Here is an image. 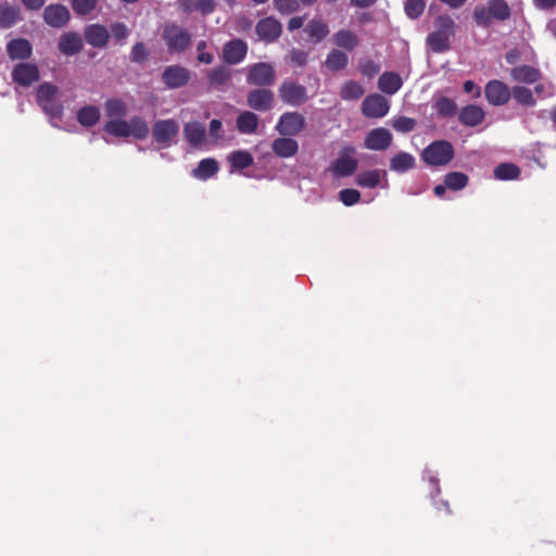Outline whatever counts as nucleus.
Masks as SVG:
<instances>
[{
  "label": "nucleus",
  "mask_w": 556,
  "mask_h": 556,
  "mask_svg": "<svg viewBox=\"0 0 556 556\" xmlns=\"http://www.w3.org/2000/svg\"><path fill=\"white\" fill-rule=\"evenodd\" d=\"M433 25L434 29L426 38L427 47L434 53L448 51L457 28L454 18L447 14H441L434 18Z\"/></svg>",
  "instance_id": "f257e3e1"
},
{
  "label": "nucleus",
  "mask_w": 556,
  "mask_h": 556,
  "mask_svg": "<svg viewBox=\"0 0 556 556\" xmlns=\"http://www.w3.org/2000/svg\"><path fill=\"white\" fill-rule=\"evenodd\" d=\"M36 102L50 119H60L63 116L64 108L59 101V88L48 81L36 88Z\"/></svg>",
  "instance_id": "f03ea898"
},
{
  "label": "nucleus",
  "mask_w": 556,
  "mask_h": 556,
  "mask_svg": "<svg viewBox=\"0 0 556 556\" xmlns=\"http://www.w3.org/2000/svg\"><path fill=\"white\" fill-rule=\"evenodd\" d=\"M421 160L431 167H441L451 163L455 156V149L447 140H435L421 152Z\"/></svg>",
  "instance_id": "7ed1b4c3"
},
{
  "label": "nucleus",
  "mask_w": 556,
  "mask_h": 556,
  "mask_svg": "<svg viewBox=\"0 0 556 556\" xmlns=\"http://www.w3.org/2000/svg\"><path fill=\"white\" fill-rule=\"evenodd\" d=\"M247 84L255 87H270L276 80L275 67L267 62H258L248 66Z\"/></svg>",
  "instance_id": "20e7f679"
},
{
  "label": "nucleus",
  "mask_w": 556,
  "mask_h": 556,
  "mask_svg": "<svg viewBox=\"0 0 556 556\" xmlns=\"http://www.w3.org/2000/svg\"><path fill=\"white\" fill-rule=\"evenodd\" d=\"M163 39L170 53H181L186 51L191 43V35L189 31L176 24L165 26Z\"/></svg>",
  "instance_id": "39448f33"
},
{
  "label": "nucleus",
  "mask_w": 556,
  "mask_h": 556,
  "mask_svg": "<svg viewBox=\"0 0 556 556\" xmlns=\"http://www.w3.org/2000/svg\"><path fill=\"white\" fill-rule=\"evenodd\" d=\"M179 132V124L176 119H160L153 124L152 137L161 148H169Z\"/></svg>",
  "instance_id": "423d86ee"
},
{
  "label": "nucleus",
  "mask_w": 556,
  "mask_h": 556,
  "mask_svg": "<svg viewBox=\"0 0 556 556\" xmlns=\"http://www.w3.org/2000/svg\"><path fill=\"white\" fill-rule=\"evenodd\" d=\"M278 93L283 103L300 106L308 99L305 86L292 80H283L278 88Z\"/></svg>",
  "instance_id": "0eeeda50"
},
{
  "label": "nucleus",
  "mask_w": 556,
  "mask_h": 556,
  "mask_svg": "<svg viewBox=\"0 0 556 556\" xmlns=\"http://www.w3.org/2000/svg\"><path fill=\"white\" fill-rule=\"evenodd\" d=\"M274 103L275 94L267 87H257L247 93V105L256 112H268Z\"/></svg>",
  "instance_id": "6e6552de"
},
{
  "label": "nucleus",
  "mask_w": 556,
  "mask_h": 556,
  "mask_svg": "<svg viewBox=\"0 0 556 556\" xmlns=\"http://www.w3.org/2000/svg\"><path fill=\"white\" fill-rule=\"evenodd\" d=\"M486 101L493 106H502L509 102L511 89L502 80H489L484 87Z\"/></svg>",
  "instance_id": "1a4fd4ad"
},
{
  "label": "nucleus",
  "mask_w": 556,
  "mask_h": 556,
  "mask_svg": "<svg viewBox=\"0 0 556 556\" xmlns=\"http://www.w3.org/2000/svg\"><path fill=\"white\" fill-rule=\"evenodd\" d=\"M306 126L305 117L299 112L283 113L276 125V130L281 136H296Z\"/></svg>",
  "instance_id": "9d476101"
},
{
  "label": "nucleus",
  "mask_w": 556,
  "mask_h": 556,
  "mask_svg": "<svg viewBox=\"0 0 556 556\" xmlns=\"http://www.w3.org/2000/svg\"><path fill=\"white\" fill-rule=\"evenodd\" d=\"M11 77L16 85L30 87L40 79V71L34 63H17L12 70Z\"/></svg>",
  "instance_id": "9b49d317"
},
{
  "label": "nucleus",
  "mask_w": 556,
  "mask_h": 556,
  "mask_svg": "<svg viewBox=\"0 0 556 556\" xmlns=\"http://www.w3.org/2000/svg\"><path fill=\"white\" fill-rule=\"evenodd\" d=\"M255 33L261 40L275 42L282 34V25L277 18L267 16L256 23Z\"/></svg>",
  "instance_id": "f8f14e48"
},
{
  "label": "nucleus",
  "mask_w": 556,
  "mask_h": 556,
  "mask_svg": "<svg viewBox=\"0 0 556 556\" xmlns=\"http://www.w3.org/2000/svg\"><path fill=\"white\" fill-rule=\"evenodd\" d=\"M162 80L168 89H178L188 84L190 72L181 65H169L163 71Z\"/></svg>",
  "instance_id": "ddd939ff"
},
{
  "label": "nucleus",
  "mask_w": 556,
  "mask_h": 556,
  "mask_svg": "<svg viewBox=\"0 0 556 556\" xmlns=\"http://www.w3.org/2000/svg\"><path fill=\"white\" fill-rule=\"evenodd\" d=\"M362 112L366 117L380 118L388 114L389 103L379 93L369 94L362 103Z\"/></svg>",
  "instance_id": "4468645a"
},
{
  "label": "nucleus",
  "mask_w": 556,
  "mask_h": 556,
  "mask_svg": "<svg viewBox=\"0 0 556 556\" xmlns=\"http://www.w3.org/2000/svg\"><path fill=\"white\" fill-rule=\"evenodd\" d=\"M248 53V43L242 39L227 41L223 48V60L229 65L241 63Z\"/></svg>",
  "instance_id": "2eb2a0df"
},
{
  "label": "nucleus",
  "mask_w": 556,
  "mask_h": 556,
  "mask_svg": "<svg viewBox=\"0 0 556 556\" xmlns=\"http://www.w3.org/2000/svg\"><path fill=\"white\" fill-rule=\"evenodd\" d=\"M42 16L43 21L53 28H63L71 18L68 9L60 3L46 7Z\"/></svg>",
  "instance_id": "dca6fc26"
},
{
  "label": "nucleus",
  "mask_w": 556,
  "mask_h": 556,
  "mask_svg": "<svg viewBox=\"0 0 556 556\" xmlns=\"http://www.w3.org/2000/svg\"><path fill=\"white\" fill-rule=\"evenodd\" d=\"M392 139L393 137L389 129L378 127L367 134L364 146L372 151H384L391 146Z\"/></svg>",
  "instance_id": "f3484780"
},
{
  "label": "nucleus",
  "mask_w": 556,
  "mask_h": 556,
  "mask_svg": "<svg viewBox=\"0 0 556 556\" xmlns=\"http://www.w3.org/2000/svg\"><path fill=\"white\" fill-rule=\"evenodd\" d=\"M85 40L93 48L102 49L106 47L110 40L108 28L101 24H91L85 28Z\"/></svg>",
  "instance_id": "a211bd4d"
},
{
  "label": "nucleus",
  "mask_w": 556,
  "mask_h": 556,
  "mask_svg": "<svg viewBox=\"0 0 556 556\" xmlns=\"http://www.w3.org/2000/svg\"><path fill=\"white\" fill-rule=\"evenodd\" d=\"M510 77L516 83L531 85L541 79L542 73L534 66L519 65L510 70Z\"/></svg>",
  "instance_id": "6ab92c4d"
},
{
  "label": "nucleus",
  "mask_w": 556,
  "mask_h": 556,
  "mask_svg": "<svg viewBox=\"0 0 556 556\" xmlns=\"http://www.w3.org/2000/svg\"><path fill=\"white\" fill-rule=\"evenodd\" d=\"M184 136L191 147L199 148L205 141L206 129L200 122H189L184 125Z\"/></svg>",
  "instance_id": "aec40b11"
},
{
  "label": "nucleus",
  "mask_w": 556,
  "mask_h": 556,
  "mask_svg": "<svg viewBox=\"0 0 556 556\" xmlns=\"http://www.w3.org/2000/svg\"><path fill=\"white\" fill-rule=\"evenodd\" d=\"M81 37L75 31L64 33L59 40V50L67 56L79 53L83 49Z\"/></svg>",
  "instance_id": "412c9836"
},
{
  "label": "nucleus",
  "mask_w": 556,
  "mask_h": 556,
  "mask_svg": "<svg viewBox=\"0 0 556 556\" xmlns=\"http://www.w3.org/2000/svg\"><path fill=\"white\" fill-rule=\"evenodd\" d=\"M7 52L11 60H26L31 56L33 47L27 39H12L7 43Z\"/></svg>",
  "instance_id": "4be33fe9"
},
{
  "label": "nucleus",
  "mask_w": 556,
  "mask_h": 556,
  "mask_svg": "<svg viewBox=\"0 0 556 556\" xmlns=\"http://www.w3.org/2000/svg\"><path fill=\"white\" fill-rule=\"evenodd\" d=\"M485 117L483 109L479 105L468 104L464 106L458 115L459 122L469 127H476L480 125Z\"/></svg>",
  "instance_id": "5701e85b"
},
{
  "label": "nucleus",
  "mask_w": 556,
  "mask_h": 556,
  "mask_svg": "<svg viewBox=\"0 0 556 556\" xmlns=\"http://www.w3.org/2000/svg\"><path fill=\"white\" fill-rule=\"evenodd\" d=\"M271 150L277 156L288 159L298 153L299 143L289 136L277 138L271 143Z\"/></svg>",
  "instance_id": "b1692460"
},
{
  "label": "nucleus",
  "mask_w": 556,
  "mask_h": 556,
  "mask_svg": "<svg viewBox=\"0 0 556 556\" xmlns=\"http://www.w3.org/2000/svg\"><path fill=\"white\" fill-rule=\"evenodd\" d=\"M389 167L392 172L403 174L416 167V159L408 152H399L390 159Z\"/></svg>",
  "instance_id": "393cba45"
},
{
  "label": "nucleus",
  "mask_w": 556,
  "mask_h": 556,
  "mask_svg": "<svg viewBox=\"0 0 556 556\" xmlns=\"http://www.w3.org/2000/svg\"><path fill=\"white\" fill-rule=\"evenodd\" d=\"M260 118L252 111L241 112L236 119V126L240 134L251 135L254 134L258 127Z\"/></svg>",
  "instance_id": "a878e982"
},
{
  "label": "nucleus",
  "mask_w": 556,
  "mask_h": 556,
  "mask_svg": "<svg viewBox=\"0 0 556 556\" xmlns=\"http://www.w3.org/2000/svg\"><path fill=\"white\" fill-rule=\"evenodd\" d=\"M304 31L307 34L311 42L318 43L328 36L330 30L327 23L323 20L313 18L306 24Z\"/></svg>",
  "instance_id": "bb28decb"
},
{
  "label": "nucleus",
  "mask_w": 556,
  "mask_h": 556,
  "mask_svg": "<svg viewBox=\"0 0 556 556\" xmlns=\"http://www.w3.org/2000/svg\"><path fill=\"white\" fill-rule=\"evenodd\" d=\"M403 85L401 76L395 72H384L378 80L379 89L387 94L396 93Z\"/></svg>",
  "instance_id": "cd10ccee"
},
{
  "label": "nucleus",
  "mask_w": 556,
  "mask_h": 556,
  "mask_svg": "<svg viewBox=\"0 0 556 556\" xmlns=\"http://www.w3.org/2000/svg\"><path fill=\"white\" fill-rule=\"evenodd\" d=\"M219 169L218 162L215 159H203L192 170V176L200 180H207L217 174Z\"/></svg>",
  "instance_id": "c85d7f7f"
},
{
  "label": "nucleus",
  "mask_w": 556,
  "mask_h": 556,
  "mask_svg": "<svg viewBox=\"0 0 556 556\" xmlns=\"http://www.w3.org/2000/svg\"><path fill=\"white\" fill-rule=\"evenodd\" d=\"M21 20L20 9L8 3L0 4V27L8 29Z\"/></svg>",
  "instance_id": "c756f323"
},
{
  "label": "nucleus",
  "mask_w": 556,
  "mask_h": 556,
  "mask_svg": "<svg viewBox=\"0 0 556 556\" xmlns=\"http://www.w3.org/2000/svg\"><path fill=\"white\" fill-rule=\"evenodd\" d=\"M357 168V161L350 156H341L332 164V172L336 176L348 177L354 174Z\"/></svg>",
  "instance_id": "7c9ffc66"
},
{
  "label": "nucleus",
  "mask_w": 556,
  "mask_h": 556,
  "mask_svg": "<svg viewBox=\"0 0 556 556\" xmlns=\"http://www.w3.org/2000/svg\"><path fill=\"white\" fill-rule=\"evenodd\" d=\"M253 156L249 151L237 150L229 154L228 162L230 163L231 170H242L253 164Z\"/></svg>",
  "instance_id": "2f4dec72"
},
{
  "label": "nucleus",
  "mask_w": 556,
  "mask_h": 556,
  "mask_svg": "<svg viewBox=\"0 0 556 556\" xmlns=\"http://www.w3.org/2000/svg\"><path fill=\"white\" fill-rule=\"evenodd\" d=\"M433 109L440 117H453L457 113L455 101L444 96L434 98Z\"/></svg>",
  "instance_id": "473e14b6"
},
{
  "label": "nucleus",
  "mask_w": 556,
  "mask_h": 556,
  "mask_svg": "<svg viewBox=\"0 0 556 556\" xmlns=\"http://www.w3.org/2000/svg\"><path fill=\"white\" fill-rule=\"evenodd\" d=\"M511 97L514 100L526 108H533L536 104V100L531 89L525 86L515 85L511 88Z\"/></svg>",
  "instance_id": "72a5a7b5"
},
{
  "label": "nucleus",
  "mask_w": 556,
  "mask_h": 556,
  "mask_svg": "<svg viewBox=\"0 0 556 556\" xmlns=\"http://www.w3.org/2000/svg\"><path fill=\"white\" fill-rule=\"evenodd\" d=\"M336 46L352 51L358 46L357 36L349 29H340L333 35Z\"/></svg>",
  "instance_id": "f704fd0d"
},
{
  "label": "nucleus",
  "mask_w": 556,
  "mask_h": 556,
  "mask_svg": "<svg viewBox=\"0 0 556 556\" xmlns=\"http://www.w3.org/2000/svg\"><path fill=\"white\" fill-rule=\"evenodd\" d=\"M77 121L81 126L92 127L100 121V110L94 105H85L78 110Z\"/></svg>",
  "instance_id": "c9c22d12"
},
{
  "label": "nucleus",
  "mask_w": 556,
  "mask_h": 556,
  "mask_svg": "<svg viewBox=\"0 0 556 556\" xmlns=\"http://www.w3.org/2000/svg\"><path fill=\"white\" fill-rule=\"evenodd\" d=\"M349 63V56L345 52L333 49L331 50L325 61V64L328 70L332 72H338L346 67Z\"/></svg>",
  "instance_id": "e433bc0d"
},
{
  "label": "nucleus",
  "mask_w": 556,
  "mask_h": 556,
  "mask_svg": "<svg viewBox=\"0 0 556 556\" xmlns=\"http://www.w3.org/2000/svg\"><path fill=\"white\" fill-rule=\"evenodd\" d=\"M103 129L106 134L118 138H127L130 136L129 122L121 118L108 121Z\"/></svg>",
  "instance_id": "4c0bfd02"
},
{
  "label": "nucleus",
  "mask_w": 556,
  "mask_h": 556,
  "mask_svg": "<svg viewBox=\"0 0 556 556\" xmlns=\"http://www.w3.org/2000/svg\"><path fill=\"white\" fill-rule=\"evenodd\" d=\"M381 175H386V172L378 169L362 172L356 176V184L362 188H376L380 184Z\"/></svg>",
  "instance_id": "58836bf2"
},
{
  "label": "nucleus",
  "mask_w": 556,
  "mask_h": 556,
  "mask_svg": "<svg viewBox=\"0 0 556 556\" xmlns=\"http://www.w3.org/2000/svg\"><path fill=\"white\" fill-rule=\"evenodd\" d=\"M488 7L493 18L506 21L511 16V9L506 0H489Z\"/></svg>",
  "instance_id": "ea45409f"
},
{
  "label": "nucleus",
  "mask_w": 556,
  "mask_h": 556,
  "mask_svg": "<svg viewBox=\"0 0 556 556\" xmlns=\"http://www.w3.org/2000/svg\"><path fill=\"white\" fill-rule=\"evenodd\" d=\"M104 109L105 115L112 119L122 118L127 112L125 102L117 98L108 99L104 104Z\"/></svg>",
  "instance_id": "a19ab883"
},
{
  "label": "nucleus",
  "mask_w": 556,
  "mask_h": 556,
  "mask_svg": "<svg viewBox=\"0 0 556 556\" xmlns=\"http://www.w3.org/2000/svg\"><path fill=\"white\" fill-rule=\"evenodd\" d=\"M468 175L462 172H450L444 175V184L452 191L464 189L468 185Z\"/></svg>",
  "instance_id": "79ce46f5"
},
{
  "label": "nucleus",
  "mask_w": 556,
  "mask_h": 556,
  "mask_svg": "<svg viewBox=\"0 0 556 556\" xmlns=\"http://www.w3.org/2000/svg\"><path fill=\"white\" fill-rule=\"evenodd\" d=\"M520 176V168L513 163H501L494 169V177L498 180H515Z\"/></svg>",
  "instance_id": "37998d69"
},
{
  "label": "nucleus",
  "mask_w": 556,
  "mask_h": 556,
  "mask_svg": "<svg viewBox=\"0 0 556 556\" xmlns=\"http://www.w3.org/2000/svg\"><path fill=\"white\" fill-rule=\"evenodd\" d=\"M365 93V89L361 84L354 80L345 81L340 91V96L343 100H358Z\"/></svg>",
  "instance_id": "c03bdc74"
},
{
  "label": "nucleus",
  "mask_w": 556,
  "mask_h": 556,
  "mask_svg": "<svg viewBox=\"0 0 556 556\" xmlns=\"http://www.w3.org/2000/svg\"><path fill=\"white\" fill-rule=\"evenodd\" d=\"M129 131L135 139L143 140L149 136L150 129L142 117L132 116L129 121Z\"/></svg>",
  "instance_id": "a18cd8bd"
},
{
  "label": "nucleus",
  "mask_w": 556,
  "mask_h": 556,
  "mask_svg": "<svg viewBox=\"0 0 556 556\" xmlns=\"http://www.w3.org/2000/svg\"><path fill=\"white\" fill-rule=\"evenodd\" d=\"M207 78L212 85L223 86L230 80V71L226 66L219 65L208 72Z\"/></svg>",
  "instance_id": "49530a36"
},
{
  "label": "nucleus",
  "mask_w": 556,
  "mask_h": 556,
  "mask_svg": "<svg viewBox=\"0 0 556 556\" xmlns=\"http://www.w3.org/2000/svg\"><path fill=\"white\" fill-rule=\"evenodd\" d=\"M99 0H72V9L78 16H87L90 13H92L97 5Z\"/></svg>",
  "instance_id": "de8ad7c7"
},
{
  "label": "nucleus",
  "mask_w": 556,
  "mask_h": 556,
  "mask_svg": "<svg viewBox=\"0 0 556 556\" xmlns=\"http://www.w3.org/2000/svg\"><path fill=\"white\" fill-rule=\"evenodd\" d=\"M473 21L480 27L488 28L492 23V14L489 7L477 5L472 13Z\"/></svg>",
  "instance_id": "09e8293b"
},
{
  "label": "nucleus",
  "mask_w": 556,
  "mask_h": 556,
  "mask_svg": "<svg viewBox=\"0 0 556 556\" xmlns=\"http://www.w3.org/2000/svg\"><path fill=\"white\" fill-rule=\"evenodd\" d=\"M425 9H426L425 0H406L405 1V5H404L405 14L412 20H416L419 16H421Z\"/></svg>",
  "instance_id": "8fccbe9b"
},
{
  "label": "nucleus",
  "mask_w": 556,
  "mask_h": 556,
  "mask_svg": "<svg viewBox=\"0 0 556 556\" xmlns=\"http://www.w3.org/2000/svg\"><path fill=\"white\" fill-rule=\"evenodd\" d=\"M392 127L399 132H409L416 127V121L407 116H397L392 121Z\"/></svg>",
  "instance_id": "3c124183"
},
{
  "label": "nucleus",
  "mask_w": 556,
  "mask_h": 556,
  "mask_svg": "<svg viewBox=\"0 0 556 556\" xmlns=\"http://www.w3.org/2000/svg\"><path fill=\"white\" fill-rule=\"evenodd\" d=\"M273 3L275 9L282 15L294 13L300 8L298 0H274Z\"/></svg>",
  "instance_id": "603ef678"
},
{
  "label": "nucleus",
  "mask_w": 556,
  "mask_h": 556,
  "mask_svg": "<svg viewBox=\"0 0 556 556\" xmlns=\"http://www.w3.org/2000/svg\"><path fill=\"white\" fill-rule=\"evenodd\" d=\"M113 38L116 42L123 45L126 38L129 36L130 30L126 24L122 22H115L110 26Z\"/></svg>",
  "instance_id": "864d4df0"
},
{
  "label": "nucleus",
  "mask_w": 556,
  "mask_h": 556,
  "mask_svg": "<svg viewBox=\"0 0 556 556\" xmlns=\"http://www.w3.org/2000/svg\"><path fill=\"white\" fill-rule=\"evenodd\" d=\"M339 200L345 205V206H352L356 204L361 199V193L356 189H342L339 192Z\"/></svg>",
  "instance_id": "5fc2aeb1"
},
{
  "label": "nucleus",
  "mask_w": 556,
  "mask_h": 556,
  "mask_svg": "<svg viewBox=\"0 0 556 556\" xmlns=\"http://www.w3.org/2000/svg\"><path fill=\"white\" fill-rule=\"evenodd\" d=\"M148 55L149 53L143 42H137L131 48L130 60L135 63H143Z\"/></svg>",
  "instance_id": "6e6d98bb"
},
{
  "label": "nucleus",
  "mask_w": 556,
  "mask_h": 556,
  "mask_svg": "<svg viewBox=\"0 0 556 556\" xmlns=\"http://www.w3.org/2000/svg\"><path fill=\"white\" fill-rule=\"evenodd\" d=\"M359 71L364 76L371 78L379 73L380 66L372 60H367L361 63Z\"/></svg>",
  "instance_id": "4d7b16f0"
},
{
  "label": "nucleus",
  "mask_w": 556,
  "mask_h": 556,
  "mask_svg": "<svg viewBox=\"0 0 556 556\" xmlns=\"http://www.w3.org/2000/svg\"><path fill=\"white\" fill-rule=\"evenodd\" d=\"M308 54L301 49H292L290 51V61L296 66H304L307 63Z\"/></svg>",
  "instance_id": "13d9d810"
},
{
  "label": "nucleus",
  "mask_w": 556,
  "mask_h": 556,
  "mask_svg": "<svg viewBox=\"0 0 556 556\" xmlns=\"http://www.w3.org/2000/svg\"><path fill=\"white\" fill-rule=\"evenodd\" d=\"M217 3L215 0H197V11L202 15H208L216 10Z\"/></svg>",
  "instance_id": "bf43d9fd"
},
{
  "label": "nucleus",
  "mask_w": 556,
  "mask_h": 556,
  "mask_svg": "<svg viewBox=\"0 0 556 556\" xmlns=\"http://www.w3.org/2000/svg\"><path fill=\"white\" fill-rule=\"evenodd\" d=\"M534 92L541 98H552L555 96V86L548 84H538L534 86Z\"/></svg>",
  "instance_id": "052dcab7"
},
{
  "label": "nucleus",
  "mask_w": 556,
  "mask_h": 556,
  "mask_svg": "<svg viewBox=\"0 0 556 556\" xmlns=\"http://www.w3.org/2000/svg\"><path fill=\"white\" fill-rule=\"evenodd\" d=\"M178 9L186 14L197 11V0H178Z\"/></svg>",
  "instance_id": "680f3d73"
},
{
  "label": "nucleus",
  "mask_w": 556,
  "mask_h": 556,
  "mask_svg": "<svg viewBox=\"0 0 556 556\" xmlns=\"http://www.w3.org/2000/svg\"><path fill=\"white\" fill-rule=\"evenodd\" d=\"M533 4L539 10L548 11L556 7V0H533Z\"/></svg>",
  "instance_id": "e2e57ef3"
},
{
  "label": "nucleus",
  "mask_w": 556,
  "mask_h": 556,
  "mask_svg": "<svg viewBox=\"0 0 556 556\" xmlns=\"http://www.w3.org/2000/svg\"><path fill=\"white\" fill-rule=\"evenodd\" d=\"M464 91L467 93L473 92V98H479L481 96V89L478 87L472 80H466L464 83Z\"/></svg>",
  "instance_id": "0e129e2a"
},
{
  "label": "nucleus",
  "mask_w": 556,
  "mask_h": 556,
  "mask_svg": "<svg viewBox=\"0 0 556 556\" xmlns=\"http://www.w3.org/2000/svg\"><path fill=\"white\" fill-rule=\"evenodd\" d=\"M24 7L30 11H38L45 4V0H21Z\"/></svg>",
  "instance_id": "69168bd1"
},
{
  "label": "nucleus",
  "mask_w": 556,
  "mask_h": 556,
  "mask_svg": "<svg viewBox=\"0 0 556 556\" xmlns=\"http://www.w3.org/2000/svg\"><path fill=\"white\" fill-rule=\"evenodd\" d=\"M223 127V124L219 119H212L210 122V128H208V131H210V136L214 137V138H219V130L222 129Z\"/></svg>",
  "instance_id": "338daca9"
},
{
  "label": "nucleus",
  "mask_w": 556,
  "mask_h": 556,
  "mask_svg": "<svg viewBox=\"0 0 556 556\" xmlns=\"http://www.w3.org/2000/svg\"><path fill=\"white\" fill-rule=\"evenodd\" d=\"M304 24V16H294L291 17L288 22V29L290 31L296 30L301 28Z\"/></svg>",
  "instance_id": "774afa93"
}]
</instances>
